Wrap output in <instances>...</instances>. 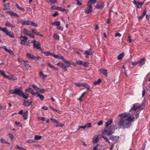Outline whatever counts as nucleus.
<instances>
[{
	"label": "nucleus",
	"instance_id": "obj_1",
	"mask_svg": "<svg viewBox=\"0 0 150 150\" xmlns=\"http://www.w3.org/2000/svg\"><path fill=\"white\" fill-rule=\"evenodd\" d=\"M119 116L120 118L118 123L120 126L119 128H120L123 126V128L124 129L129 127L131 125V122L133 121L134 117L132 118L131 116H129L125 119V118L127 116L126 113H122Z\"/></svg>",
	"mask_w": 150,
	"mask_h": 150
},
{
	"label": "nucleus",
	"instance_id": "obj_2",
	"mask_svg": "<svg viewBox=\"0 0 150 150\" xmlns=\"http://www.w3.org/2000/svg\"><path fill=\"white\" fill-rule=\"evenodd\" d=\"M13 93H14V94L21 96L25 99H27L29 96L28 94L27 93L25 95L24 94V93L22 91V87L15 88Z\"/></svg>",
	"mask_w": 150,
	"mask_h": 150
},
{
	"label": "nucleus",
	"instance_id": "obj_3",
	"mask_svg": "<svg viewBox=\"0 0 150 150\" xmlns=\"http://www.w3.org/2000/svg\"><path fill=\"white\" fill-rule=\"evenodd\" d=\"M111 127H112V128L111 127V129H108V127H106L104 129L102 130V133L103 134H105L107 135L108 136H109L112 134L113 133H114V132L113 131H112V130H115V129H117V128H115V127L114 126V125H112L111 126Z\"/></svg>",
	"mask_w": 150,
	"mask_h": 150
},
{
	"label": "nucleus",
	"instance_id": "obj_4",
	"mask_svg": "<svg viewBox=\"0 0 150 150\" xmlns=\"http://www.w3.org/2000/svg\"><path fill=\"white\" fill-rule=\"evenodd\" d=\"M40 42L37 41L35 40H34L33 42V47L36 48L39 50H41V48L40 46Z\"/></svg>",
	"mask_w": 150,
	"mask_h": 150
},
{
	"label": "nucleus",
	"instance_id": "obj_5",
	"mask_svg": "<svg viewBox=\"0 0 150 150\" xmlns=\"http://www.w3.org/2000/svg\"><path fill=\"white\" fill-rule=\"evenodd\" d=\"M138 103L134 104L133 105L132 108H131L129 110V111L131 112L132 110H134L135 111L137 110L141 107V105H138Z\"/></svg>",
	"mask_w": 150,
	"mask_h": 150
},
{
	"label": "nucleus",
	"instance_id": "obj_6",
	"mask_svg": "<svg viewBox=\"0 0 150 150\" xmlns=\"http://www.w3.org/2000/svg\"><path fill=\"white\" fill-rule=\"evenodd\" d=\"M26 56L28 58L33 59H39L40 58L38 56L37 57H35L28 53L27 54Z\"/></svg>",
	"mask_w": 150,
	"mask_h": 150
},
{
	"label": "nucleus",
	"instance_id": "obj_7",
	"mask_svg": "<svg viewBox=\"0 0 150 150\" xmlns=\"http://www.w3.org/2000/svg\"><path fill=\"white\" fill-rule=\"evenodd\" d=\"M109 139L114 142V143H116L118 140L119 137L117 136H110L109 137Z\"/></svg>",
	"mask_w": 150,
	"mask_h": 150
},
{
	"label": "nucleus",
	"instance_id": "obj_8",
	"mask_svg": "<svg viewBox=\"0 0 150 150\" xmlns=\"http://www.w3.org/2000/svg\"><path fill=\"white\" fill-rule=\"evenodd\" d=\"M4 32L10 38H13L14 37V35L13 33L12 32L8 31L7 28Z\"/></svg>",
	"mask_w": 150,
	"mask_h": 150
},
{
	"label": "nucleus",
	"instance_id": "obj_9",
	"mask_svg": "<svg viewBox=\"0 0 150 150\" xmlns=\"http://www.w3.org/2000/svg\"><path fill=\"white\" fill-rule=\"evenodd\" d=\"M92 11V6L91 5H89L88 7L86 8L85 12L86 14H88Z\"/></svg>",
	"mask_w": 150,
	"mask_h": 150
},
{
	"label": "nucleus",
	"instance_id": "obj_10",
	"mask_svg": "<svg viewBox=\"0 0 150 150\" xmlns=\"http://www.w3.org/2000/svg\"><path fill=\"white\" fill-rule=\"evenodd\" d=\"M133 3L135 5H136L137 7L139 8H141L143 4V3L137 1L135 0H134L133 1Z\"/></svg>",
	"mask_w": 150,
	"mask_h": 150
},
{
	"label": "nucleus",
	"instance_id": "obj_11",
	"mask_svg": "<svg viewBox=\"0 0 150 150\" xmlns=\"http://www.w3.org/2000/svg\"><path fill=\"white\" fill-rule=\"evenodd\" d=\"M6 13H8V14L10 15L11 16H13L17 17H19V16L17 14L15 13L14 12H13L12 11H6Z\"/></svg>",
	"mask_w": 150,
	"mask_h": 150
},
{
	"label": "nucleus",
	"instance_id": "obj_12",
	"mask_svg": "<svg viewBox=\"0 0 150 150\" xmlns=\"http://www.w3.org/2000/svg\"><path fill=\"white\" fill-rule=\"evenodd\" d=\"M57 65L64 69H65L67 68V65L61 62H59L57 64Z\"/></svg>",
	"mask_w": 150,
	"mask_h": 150
},
{
	"label": "nucleus",
	"instance_id": "obj_13",
	"mask_svg": "<svg viewBox=\"0 0 150 150\" xmlns=\"http://www.w3.org/2000/svg\"><path fill=\"white\" fill-rule=\"evenodd\" d=\"M145 58L143 57L138 62V63H139V66H142L145 63Z\"/></svg>",
	"mask_w": 150,
	"mask_h": 150
},
{
	"label": "nucleus",
	"instance_id": "obj_14",
	"mask_svg": "<svg viewBox=\"0 0 150 150\" xmlns=\"http://www.w3.org/2000/svg\"><path fill=\"white\" fill-rule=\"evenodd\" d=\"M20 23L23 25H30V21L27 20L24 21H21Z\"/></svg>",
	"mask_w": 150,
	"mask_h": 150
},
{
	"label": "nucleus",
	"instance_id": "obj_15",
	"mask_svg": "<svg viewBox=\"0 0 150 150\" xmlns=\"http://www.w3.org/2000/svg\"><path fill=\"white\" fill-rule=\"evenodd\" d=\"M105 5L103 3H101L100 5L97 4L96 6V8L97 9L102 10L104 7Z\"/></svg>",
	"mask_w": 150,
	"mask_h": 150
},
{
	"label": "nucleus",
	"instance_id": "obj_16",
	"mask_svg": "<svg viewBox=\"0 0 150 150\" xmlns=\"http://www.w3.org/2000/svg\"><path fill=\"white\" fill-rule=\"evenodd\" d=\"M99 71L100 72L103 73L105 76H107V70L106 69H101L99 70Z\"/></svg>",
	"mask_w": 150,
	"mask_h": 150
},
{
	"label": "nucleus",
	"instance_id": "obj_17",
	"mask_svg": "<svg viewBox=\"0 0 150 150\" xmlns=\"http://www.w3.org/2000/svg\"><path fill=\"white\" fill-rule=\"evenodd\" d=\"M125 55V53L124 52H122L120 53L117 57V58L118 60H121L124 57Z\"/></svg>",
	"mask_w": 150,
	"mask_h": 150
},
{
	"label": "nucleus",
	"instance_id": "obj_18",
	"mask_svg": "<svg viewBox=\"0 0 150 150\" xmlns=\"http://www.w3.org/2000/svg\"><path fill=\"white\" fill-rule=\"evenodd\" d=\"M9 3L5 4L4 5V6L5 7L3 8V10H6L9 9Z\"/></svg>",
	"mask_w": 150,
	"mask_h": 150
},
{
	"label": "nucleus",
	"instance_id": "obj_19",
	"mask_svg": "<svg viewBox=\"0 0 150 150\" xmlns=\"http://www.w3.org/2000/svg\"><path fill=\"white\" fill-rule=\"evenodd\" d=\"M36 97H39L40 99L42 100H43L44 98V96L40 94L38 92H36Z\"/></svg>",
	"mask_w": 150,
	"mask_h": 150
},
{
	"label": "nucleus",
	"instance_id": "obj_20",
	"mask_svg": "<svg viewBox=\"0 0 150 150\" xmlns=\"http://www.w3.org/2000/svg\"><path fill=\"white\" fill-rule=\"evenodd\" d=\"M23 33L24 34L26 35L27 36L29 35L30 33H31V31L30 30H28L26 29H24Z\"/></svg>",
	"mask_w": 150,
	"mask_h": 150
},
{
	"label": "nucleus",
	"instance_id": "obj_21",
	"mask_svg": "<svg viewBox=\"0 0 150 150\" xmlns=\"http://www.w3.org/2000/svg\"><path fill=\"white\" fill-rule=\"evenodd\" d=\"M1 75L3 76L5 78H7L8 79H10V76H7L6 74L5 73V71L2 70L1 73Z\"/></svg>",
	"mask_w": 150,
	"mask_h": 150
},
{
	"label": "nucleus",
	"instance_id": "obj_22",
	"mask_svg": "<svg viewBox=\"0 0 150 150\" xmlns=\"http://www.w3.org/2000/svg\"><path fill=\"white\" fill-rule=\"evenodd\" d=\"M112 122V119H110V120L108 121L105 123V126L108 127V126L110 125Z\"/></svg>",
	"mask_w": 150,
	"mask_h": 150
},
{
	"label": "nucleus",
	"instance_id": "obj_23",
	"mask_svg": "<svg viewBox=\"0 0 150 150\" xmlns=\"http://www.w3.org/2000/svg\"><path fill=\"white\" fill-rule=\"evenodd\" d=\"M146 13V8H145L144 10V12L142 15L138 16V18L139 19L141 20L142 18L144 16Z\"/></svg>",
	"mask_w": 150,
	"mask_h": 150
},
{
	"label": "nucleus",
	"instance_id": "obj_24",
	"mask_svg": "<svg viewBox=\"0 0 150 150\" xmlns=\"http://www.w3.org/2000/svg\"><path fill=\"white\" fill-rule=\"evenodd\" d=\"M6 26L8 27L11 28H14L15 26L10 23L8 21H7L5 24Z\"/></svg>",
	"mask_w": 150,
	"mask_h": 150
},
{
	"label": "nucleus",
	"instance_id": "obj_25",
	"mask_svg": "<svg viewBox=\"0 0 150 150\" xmlns=\"http://www.w3.org/2000/svg\"><path fill=\"white\" fill-rule=\"evenodd\" d=\"M85 53L87 54V55H91L92 54L91 52V49L90 48L89 49L85 51Z\"/></svg>",
	"mask_w": 150,
	"mask_h": 150
},
{
	"label": "nucleus",
	"instance_id": "obj_26",
	"mask_svg": "<svg viewBox=\"0 0 150 150\" xmlns=\"http://www.w3.org/2000/svg\"><path fill=\"white\" fill-rule=\"evenodd\" d=\"M28 111H26L24 114L23 117L24 120H26L28 118Z\"/></svg>",
	"mask_w": 150,
	"mask_h": 150
},
{
	"label": "nucleus",
	"instance_id": "obj_27",
	"mask_svg": "<svg viewBox=\"0 0 150 150\" xmlns=\"http://www.w3.org/2000/svg\"><path fill=\"white\" fill-rule=\"evenodd\" d=\"M101 80L100 79H99L97 81H95L93 84L94 85H98L100 84L101 82Z\"/></svg>",
	"mask_w": 150,
	"mask_h": 150
},
{
	"label": "nucleus",
	"instance_id": "obj_28",
	"mask_svg": "<svg viewBox=\"0 0 150 150\" xmlns=\"http://www.w3.org/2000/svg\"><path fill=\"white\" fill-rule=\"evenodd\" d=\"M20 39L23 41H25L28 40V38L25 36H21L20 38Z\"/></svg>",
	"mask_w": 150,
	"mask_h": 150
},
{
	"label": "nucleus",
	"instance_id": "obj_29",
	"mask_svg": "<svg viewBox=\"0 0 150 150\" xmlns=\"http://www.w3.org/2000/svg\"><path fill=\"white\" fill-rule=\"evenodd\" d=\"M60 21H55L54 22L51 23V24L55 26H58L60 25Z\"/></svg>",
	"mask_w": 150,
	"mask_h": 150
},
{
	"label": "nucleus",
	"instance_id": "obj_30",
	"mask_svg": "<svg viewBox=\"0 0 150 150\" xmlns=\"http://www.w3.org/2000/svg\"><path fill=\"white\" fill-rule=\"evenodd\" d=\"M42 137L41 136L35 135V136L34 139L36 140H39L41 139Z\"/></svg>",
	"mask_w": 150,
	"mask_h": 150
},
{
	"label": "nucleus",
	"instance_id": "obj_31",
	"mask_svg": "<svg viewBox=\"0 0 150 150\" xmlns=\"http://www.w3.org/2000/svg\"><path fill=\"white\" fill-rule=\"evenodd\" d=\"M23 64L27 69L31 67L30 65L28 64V63H23Z\"/></svg>",
	"mask_w": 150,
	"mask_h": 150
},
{
	"label": "nucleus",
	"instance_id": "obj_32",
	"mask_svg": "<svg viewBox=\"0 0 150 150\" xmlns=\"http://www.w3.org/2000/svg\"><path fill=\"white\" fill-rule=\"evenodd\" d=\"M83 61L78 60L76 61V63L78 65H80L83 66Z\"/></svg>",
	"mask_w": 150,
	"mask_h": 150
},
{
	"label": "nucleus",
	"instance_id": "obj_33",
	"mask_svg": "<svg viewBox=\"0 0 150 150\" xmlns=\"http://www.w3.org/2000/svg\"><path fill=\"white\" fill-rule=\"evenodd\" d=\"M102 137L103 138V139L105 140V142H108L109 144H110V142H109L108 138L106 137V136H102Z\"/></svg>",
	"mask_w": 150,
	"mask_h": 150
},
{
	"label": "nucleus",
	"instance_id": "obj_34",
	"mask_svg": "<svg viewBox=\"0 0 150 150\" xmlns=\"http://www.w3.org/2000/svg\"><path fill=\"white\" fill-rule=\"evenodd\" d=\"M29 102L28 101L24 100L23 105L26 106H29V105H29Z\"/></svg>",
	"mask_w": 150,
	"mask_h": 150
},
{
	"label": "nucleus",
	"instance_id": "obj_35",
	"mask_svg": "<svg viewBox=\"0 0 150 150\" xmlns=\"http://www.w3.org/2000/svg\"><path fill=\"white\" fill-rule=\"evenodd\" d=\"M31 86L36 91H38L40 89V88H38L35 85H32Z\"/></svg>",
	"mask_w": 150,
	"mask_h": 150
},
{
	"label": "nucleus",
	"instance_id": "obj_36",
	"mask_svg": "<svg viewBox=\"0 0 150 150\" xmlns=\"http://www.w3.org/2000/svg\"><path fill=\"white\" fill-rule=\"evenodd\" d=\"M142 109H143V108H141L139 109V110L136 112V118H137L138 117H139V111H140Z\"/></svg>",
	"mask_w": 150,
	"mask_h": 150
},
{
	"label": "nucleus",
	"instance_id": "obj_37",
	"mask_svg": "<svg viewBox=\"0 0 150 150\" xmlns=\"http://www.w3.org/2000/svg\"><path fill=\"white\" fill-rule=\"evenodd\" d=\"M16 148L18 149L19 150H26L25 149H24L22 147H20L18 145L16 146Z\"/></svg>",
	"mask_w": 150,
	"mask_h": 150
},
{
	"label": "nucleus",
	"instance_id": "obj_38",
	"mask_svg": "<svg viewBox=\"0 0 150 150\" xmlns=\"http://www.w3.org/2000/svg\"><path fill=\"white\" fill-rule=\"evenodd\" d=\"M53 38L54 39L57 40H59V35L57 34H54L53 36Z\"/></svg>",
	"mask_w": 150,
	"mask_h": 150
},
{
	"label": "nucleus",
	"instance_id": "obj_39",
	"mask_svg": "<svg viewBox=\"0 0 150 150\" xmlns=\"http://www.w3.org/2000/svg\"><path fill=\"white\" fill-rule=\"evenodd\" d=\"M0 141L1 142L4 143L6 144H9V143L7 141H6L5 139H3L2 138H1V139Z\"/></svg>",
	"mask_w": 150,
	"mask_h": 150
},
{
	"label": "nucleus",
	"instance_id": "obj_40",
	"mask_svg": "<svg viewBox=\"0 0 150 150\" xmlns=\"http://www.w3.org/2000/svg\"><path fill=\"white\" fill-rule=\"evenodd\" d=\"M85 85L84 83H79L77 84V86L78 87H80L81 86H83Z\"/></svg>",
	"mask_w": 150,
	"mask_h": 150
},
{
	"label": "nucleus",
	"instance_id": "obj_41",
	"mask_svg": "<svg viewBox=\"0 0 150 150\" xmlns=\"http://www.w3.org/2000/svg\"><path fill=\"white\" fill-rule=\"evenodd\" d=\"M57 8H56V9H58L59 11H62L63 12H64V11L65 10V9L63 8L62 7H59L58 6H57Z\"/></svg>",
	"mask_w": 150,
	"mask_h": 150
},
{
	"label": "nucleus",
	"instance_id": "obj_42",
	"mask_svg": "<svg viewBox=\"0 0 150 150\" xmlns=\"http://www.w3.org/2000/svg\"><path fill=\"white\" fill-rule=\"evenodd\" d=\"M89 63L88 62H83V66L85 67H87L88 66Z\"/></svg>",
	"mask_w": 150,
	"mask_h": 150
},
{
	"label": "nucleus",
	"instance_id": "obj_43",
	"mask_svg": "<svg viewBox=\"0 0 150 150\" xmlns=\"http://www.w3.org/2000/svg\"><path fill=\"white\" fill-rule=\"evenodd\" d=\"M2 48L4 49V50L7 52H10V51H11V52H12V51H11V50L8 49L5 46H3V47H2Z\"/></svg>",
	"mask_w": 150,
	"mask_h": 150
},
{
	"label": "nucleus",
	"instance_id": "obj_44",
	"mask_svg": "<svg viewBox=\"0 0 150 150\" xmlns=\"http://www.w3.org/2000/svg\"><path fill=\"white\" fill-rule=\"evenodd\" d=\"M85 85L84 87H85L86 88L88 91H91V90L90 89V86L86 83H85Z\"/></svg>",
	"mask_w": 150,
	"mask_h": 150
},
{
	"label": "nucleus",
	"instance_id": "obj_45",
	"mask_svg": "<svg viewBox=\"0 0 150 150\" xmlns=\"http://www.w3.org/2000/svg\"><path fill=\"white\" fill-rule=\"evenodd\" d=\"M30 25H32L34 26L37 27L38 26L37 25L35 22L33 21H30Z\"/></svg>",
	"mask_w": 150,
	"mask_h": 150
},
{
	"label": "nucleus",
	"instance_id": "obj_46",
	"mask_svg": "<svg viewBox=\"0 0 150 150\" xmlns=\"http://www.w3.org/2000/svg\"><path fill=\"white\" fill-rule=\"evenodd\" d=\"M63 61L65 63H66V64H68V65H67V67H69L70 66V63H69V62L67 61L66 59H65L64 58V59L63 60Z\"/></svg>",
	"mask_w": 150,
	"mask_h": 150
},
{
	"label": "nucleus",
	"instance_id": "obj_47",
	"mask_svg": "<svg viewBox=\"0 0 150 150\" xmlns=\"http://www.w3.org/2000/svg\"><path fill=\"white\" fill-rule=\"evenodd\" d=\"M85 126L86 128H89L91 127V123H88L86 124Z\"/></svg>",
	"mask_w": 150,
	"mask_h": 150
},
{
	"label": "nucleus",
	"instance_id": "obj_48",
	"mask_svg": "<svg viewBox=\"0 0 150 150\" xmlns=\"http://www.w3.org/2000/svg\"><path fill=\"white\" fill-rule=\"evenodd\" d=\"M33 96H35L36 95V92L35 93L34 92V91L32 89V90H30V92Z\"/></svg>",
	"mask_w": 150,
	"mask_h": 150
},
{
	"label": "nucleus",
	"instance_id": "obj_49",
	"mask_svg": "<svg viewBox=\"0 0 150 150\" xmlns=\"http://www.w3.org/2000/svg\"><path fill=\"white\" fill-rule=\"evenodd\" d=\"M38 92L41 93H43L45 92V90L44 89H40L39 90H38Z\"/></svg>",
	"mask_w": 150,
	"mask_h": 150
},
{
	"label": "nucleus",
	"instance_id": "obj_50",
	"mask_svg": "<svg viewBox=\"0 0 150 150\" xmlns=\"http://www.w3.org/2000/svg\"><path fill=\"white\" fill-rule=\"evenodd\" d=\"M57 0H49V2L51 3V4H54L56 3Z\"/></svg>",
	"mask_w": 150,
	"mask_h": 150
},
{
	"label": "nucleus",
	"instance_id": "obj_51",
	"mask_svg": "<svg viewBox=\"0 0 150 150\" xmlns=\"http://www.w3.org/2000/svg\"><path fill=\"white\" fill-rule=\"evenodd\" d=\"M97 0H90L88 3H91L92 4H95Z\"/></svg>",
	"mask_w": 150,
	"mask_h": 150
},
{
	"label": "nucleus",
	"instance_id": "obj_52",
	"mask_svg": "<svg viewBox=\"0 0 150 150\" xmlns=\"http://www.w3.org/2000/svg\"><path fill=\"white\" fill-rule=\"evenodd\" d=\"M110 16H111L110 14L109 16V18L107 19V22H106V23H107L108 24L110 23Z\"/></svg>",
	"mask_w": 150,
	"mask_h": 150
},
{
	"label": "nucleus",
	"instance_id": "obj_53",
	"mask_svg": "<svg viewBox=\"0 0 150 150\" xmlns=\"http://www.w3.org/2000/svg\"><path fill=\"white\" fill-rule=\"evenodd\" d=\"M15 124L17 125H19V126L22 127V125L20 123V122H18L17 121L15 122Z\"/></svg>",
	"mask_w": 150,
	"mask_h": 150
},
{
	"label": "nucleus",
	"instance_id": "obj_54",
	"mask_svg": "<svg viewBox=\"0 0 150 150\" xmlns=\"http://www.w3.org/2000/svg\"><path fill=\"white\" fill-rule=\"evenodd\" d=\"M57 28L60 30L62 31L63 30V28L60 25L57 26Z\"/></svg>",
	"mask_w": 150,
	"mask_h": 150
},
{
	"label": "nucleus",
	"instance_id": "obj_55",
	"mask_svg": "<svg viewBox=\"0 0 150 150\" xmlns=\"http://www.w3.org/2000/svg\"><path fill=\"white\" fill-rule=\"evenodd\" d=\"M64 125V124H57L56 125V127H62Z\"/></svg>",
	"mask_w": 150,
	"mask_h": 150
},
{
	"label": "nucleus",
	"instance_id": "obj_56",
	"mask_svg": "<svg viewBox=\"0 0 150 150\" xmlns=\"http://www.w3.org/2000/svg\"><path fill=\"white\" fill-rule=\"evenodd\" d=\"M8 135L11 140H12L13 139V137L12 134L9 133L8 134Z\"/></svg>",
	"mask_w": 150,
	"mask_h": 150
},
{
	"label": "nucleus",
	"instance_id": "obj_57",
	"mask_svg": "<svg viewBox=\"0 0 150 150\" xmlns=\"http://www.w3.org/2000/svg\"><path fill=\"white\" fill-rule=\"evenodd\" d=\"M47 65L51 69H53L54 68V66L49 63H47Z\"/></svg>",
	"mask_w": 150,
	"mask_h": 150
},
{
	"label": "nucleus",
	"instance_id": "obj_58",
	"mask_svg": "<svg viewBox=\"0 0 150 150\" xmlns=\"http://www.w3.org/2000/svg\"><path fill=\"white\" fill-rule=\"evenodd\" d=\"M121 36V35L120 33H116L115 35V37H120Z\"/></svg>",
	"mask_w": 150,
	"mask_h": 150
},
{
	"label": "nucleus",
	"instance_id": "obj_59",
	"mask_svg": "<svg viewBox=\"0 0 150 150\" xmlns=\"http://www.w3.org/2000/svg\"><path fill=\"white\" fill-rule=\"evenodd\" d=\"M29 40H28V41L25 42L24 43V45L26 46H30V45H29Z\"/></svg>",
	"mask_w": 150,
	"mask_h": 150
},
{
	"label": "nucleus",
	"instance_id": "obj_60",
	"mask_svg": "<svg viewBox=\"0 0 150 150\" xmlns=\"http://www.w3.org/2000/svg\"><path fill=\"white\" fill-rule=\"evenodd\" d=\"M35 34L37 35L41 36V37H42V34H40V32H39L36 31L35 33Z\"/></svg>",
	"mask_w": 150,
	"mask_h": 150
},
{
	"label": "nucleus",
	"instance_id": "obj_61",
	"mask_svg": "<svg viewBox=\"0 0 150 150\" xmlns=\"http://www.w3.org/2000/svg\"><path fill=\"white\" fill-rule=\"evenodd\" d=\"M103 122L102 120L100 121L97 123V125L99 126L101 125H102Z\"/></svg>",
	"mask_w": 150,
	"mask_h": 150
},
{
	"label": "nucleus",
	"instance_id": "obj_62",
	"mask_svg": "<svg viewBox=\"0 0 150 150\" xmlns=\"http://www.w3.org/2000/svg\"><path fill=\"white\" fill-rule=\"evenodd\" d=\"M35 142V141L33 139H30L28 140V142L30 143H34Z\"/></svg>",
	"mask_w": 150,
	"mask_h": 150
},
{
	"label": "nucleus",
	"instance_id": "obj_63",
	"mask_svg": "<svg viewBox=\"0 0 150 150\" xmlns=\"http://www.w3.org/2000/svg\"><path fill=\"white\" fill-rule=\"evenodd\" d=\"M43 53L46 56H49L50 52H44Z\"/></svg>",
	"mask_w": 150,
	"mask_h": 150
},
{
	"label": "nucleus",
	"instance_id": "obj_64",
	"mask_svg": "<svg viewBox=\"0 0 150 150\" xmlns=\"http://www.w3.org/2000/svg\"><path fill=\"white\" fill-rule=\"evenodd\" d=\"M32 90V88H27L25 89V91H27L28 92H30V90Z\"/></svg>",
	"mask_w": 150,
	"mask_h": 150
}]
</instances>
